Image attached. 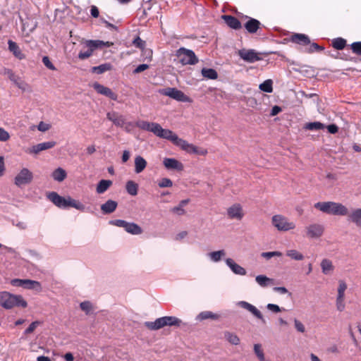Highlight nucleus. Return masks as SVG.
Returning a JSON list of instances; mask_svg holds the SVG:
<instances>
[{
    "mask_svg": "<svg viewBox=\"0 0 361 361\" xmlns=\"http://www.w3.org/2000/svg\"><path fill=\"white\" fill-rule=\"evenodd\" d=\"M47 199L54 205L61 209L73 207L79 211L85 212L87 210L85 206L79 201H77L71 197H63L60 196L56 192H50L47 195Z\"/></svg>",
    "mask_w": 361,
    "mask_h": 361,
    "instance_id": "nucleus-1",
    "label": "nucleus"
},
{
    "mask_svg": "<svg viewBox=\"0 0 361 361\" xmlns=\"http://www.w3.org/2000/svg\"><path fill=\"white\" fill-rule=\"evenodd\" d=\"M314 207L319 211L334 216H346L348 214V208L341 203L336 202H319Z\"/></svg>",
    "mask_w": 361,
    "mask_h": 361,
    "instance_id": "nucleus-2",
    "label": "nucleus"
},
{
    "mask_svg": "<svg viewBox=\"0 0 361 361\" xmlns=\"http://www.w3.org/2000/svg\"><path fill=\"white\" fill-rule=\"evenodd\" d=\"M0 306L6 310L15 307L25 308L27 306V302L20 295H14L7 291H2L0 292Z\"/></svg>",
    "mask_w": 361,
    "mask_h": 361,
    "instance_id": "nucleus-3",
    "label": "nucleus"
},
{
    "mask_svg": "<svg viewBox=\"0 0 361 361\" xmlns=\"http://www.w3.org/2000/svg\"><path fill=\"white\" fill-rule=\"evenodd\" d=\"M182 321L173 316H165L157 318L154 322H145V326L150 330H158L164 326H180Z\"/></svg>",
    "mask_w": 361,
    "mask_h": 361,
    "instance_id": "nucleus-4",
    "label": "nucleus"
},
{
    "mask_svg": "<svg viewBox=\"0 0 361 361\" xmlns=\"http://www.w3.org/2000/svg\"><path fill=\"white\" fill-rule=\"evenodd\" d=\"M272 226L279 231L286 232L295 228L296 224L286 216L281 214H275L271 217Z\"/></svg>",
    "mask_w": 361,
    "mask_h": 361,
    "instance_id": "nucleus-5",
    "label": "nucleus"
},
{
    "mask_svg": "<svg viewBox=\"0 0 361 361\" xmlns=\"http://www.w3.org/2000/svg\"><path fill=\"white\" fill-rule=\"evenodd\" d=\"M176 56L178 59L180 63L183 65H195L198 63V58L195 52L185 47L179 48L176 53Z\"/></svg>",
    "mask_w": 361,
    "mask_h": 361,
    "instance_id": "nucleus-6",
    "label": "nucleus"
},
{
    "mask_svg": "<svg viewBox=\"0 0 361 361\" xmlns=\"http://www.w3.org/2000/svg\"><path fill=\"white\" fill-rule=\"evenodd\" d=\"M87 48L86 51H81L78 54V58L81 60L86 59L92 55L93 51L97 48L103 47H109V42H104L102 40H87L85 43Z\"/></svg>",
    "mask_w": 361,
    "mask_h": 361,
    "instance_id": "nucleus-7",
    "label": "nucleus"
},
{
    "mask_svg": "<svg viewBox=\"0 0 361 361\" xmlns=\"http://www.w3.org/2000/svg\"><path fill=\"white\" fill-rule=\"evenodd\" d=\"M159 92L162 94L172 98L178 102H191V99L184 94L183 92L175 87H167L159 90Z\"/></svg>",
    "mask_w": 361,
    "mask_h": 361,
    "instance_id": "nucleus-8",
    "label": "nucleus"
},
{
    "mask_svg": "<svg viewBox=\"0 0 361 361\" xmlns=\"http://www.w3.org/2000/svg\"><path fill=\"white\" fill-rule=\"evenodd\" d=\"M33 180V173L27 168H23L15 176L14 184L22 188L30 184Z\"/></svg>",
    "mask_w": 361,
    "mask_h": 361,
    "instance_id": "nucleus-9",
    "label": "nucleus"
},
{
    "mask_svg": "<svg viewBox=\"0 0 361 361\" xmlns=\"http://www.w3.org/2000/svg\"><path fill=\"white\" fill-rule=\"evenodd\" d=\"M159 137L164 138L171 141L174 145L176 143L178 136L173 131L169 129L163 128L161 125L157 123L154 129V133Z\"/></svg>",
    "mask_w": 361,
    "mask_h": 361,
    "instance_id": "nucleus-10",
    "label": "nucleus"
},
{
    "mask_svg": "<svg viewBox=\"0 0 361 361\" xmlns=\"http://www.w3.org/2000/svg\"><path fill=\"white\" fill-rule=\"evenodd\" d=\"M306 235L310 238H319L323 235L324 227L320 224H312L305 228Z\"/></svg>",
    "mask_w": 361,
    "mask_h": 361,
    "instance_id": "nucleus-11",
    "label": "nucleus"
},
{
    "mask_svg": "<svg viewBox=\"0 0 361 361\" xmlns=\"http://www.w3.org/2000/svg\"><path fill=\"white\" fill-rule=\"evenodd\" d=\"M238 55L243 60L248 63H255L262 59L259 54L254 49L239 50Z\"/></svg>",
    "mask_w": 361,
    "mask_h": 361,
    "instance_id": "nucleus-12",
    "label": "nucleus"
},
{
    "mask_svg": "<svg viewBox=\"0 0 361 361\" xmlns=\"http://www.w3.org/2000/svg\"><path fill=\"white\" fill-rule=\"evenodd\" d=\"M106 118L116 127L123 128L126 123V116L115 111L107 112Z\"/></svg>",
    "mask_w": 361,
    "mask_h": 361,
    "instance_id": "nucleus-13",
    "label": "nucleus"
},
{
    "mask_svg": "<svg viewBox=\"0 0 361 361\" xmlns=\"http://www.w3.org/2000/svg\"><path fill=\"white\" fill-rule=\"evenodd\" d=\"M226 266L231 270V271L236 275L245 276L247 274L246 269L242 266L237 264L232 258H226L224 259Z\"/></svg>",
    "mask_w": 361,
    "mask_h": 361,
    "instance_id": "nucleus-14",
    "label": "nucleus"
},
{
    "mask_svg": "<svg viewBox=\"0 0 361 361\" xmlns=\"http://www.w3.org/2000/svg\"><path fill=\"white\" fill-rule=\"evenodd\" d=\"M93 87L97 93L104 95L112 100H117V94L114 93L110 88L105 87L98 82H94L93 84Z\"/></svg>",
    "mask_w": 361,
    "mask_h": 361,
    "instance_id": "nucleus-15",
    "label": "nucleus"
},
{
    "mask_svg": "<svg viewBox=\"0 0 361 361\" xmlns=\"http://www.w3.org/2000/svg\"><path fill=\"white\" fill-rule=\"evenodd\" d=\"M56 145L55 141H49L42 142L35 145H33L28 149V152L30 154H37L42 151L47 150L54 147Z\"/></svg>",
    "mask_w": 361,
    "mask_h": 361,
    "instance_id": "nucleus-16",
    "label": "nucleus"
},
{
    "mask_svg": "<svg viewBox=\"0 0 361 361\" xmlns=\"http://www.w3.org/2000/svg\"><path fill=\"white\" fill-rule=\"evenodd\" d=\"M227 213L228 216L231 219L240 220L244 216L242 207L240 204H234L231 206L228 210Z\"/></svg>",
    "mask_w": 361,
    "mask_h": 361,
    "instance_id": "nucleus-17",
    "label": "nucleus"
},
{
    "mask_svg": "<svg viewBox=\"0 0 361 361\" xmlns=\"http://www.w3.org/2000/svg\"><path fill=\"white\" fill-rule=\"evenodd\" d=\"M238 305L241 308H243L250 313H252L255 317L259 319L263 320V315L261 312L253 305L246 301H239Z\"/></svg>",
    "mask_w": 361,
    "mask_h": 361,
    "instance_id": "nucleus-18",
    "label": "nucleus"
},
{
    "mask_svg": "<svg viewBox=\"0 0 361 361\" xmlns=\"http://www.w3.org/2000/svg\"><path fill=\"white\" fill-rule=\"evenodd\" d=\"M163 164L169 170L182 171L183 169V164L173 158H164Z\"/></svg>",
    "mask_w": 361,
    "mask_h": 361,
    "instance_id": "nucleus-19",
    "label": "nucleus"
},
{
    "mask_svg": "<svg viewBox=\"0 0 361 361\" xmlns=\"http://www.w3.org/2000/svg\"><path fill=\"white\" fill-rule=\"evenodd\" d=\"M118 203L112 200H107L101 205V210L104 214L113 213L117 208Z\"/></svg>",
    "mask_w": 361,
    "mask_h": 361,
    "instance_id": "nucleus-20",
    "label": "nucleus"
},
{
    "mask_svg": "<svg viewBox=\"0 0 361 361\" xmlns=\"http://www.w3.org/2000/svg\"><path fill=\"white\" fill-rule=\"evenodd\" d=\"M348 220L361 228V209H353L347 215Z\"/></svg>",
    "mask_w": 361,
    "mask_h": 361,
    "instance_id": "nucleus-21",
    "label": "nucleus"
},
{
    "mask_svg": "<svg viewBox=\"0 0 361 361\" xmlns=\"http://www.w3.org/2000/svg\"><path fill=\"white\" fill-rule=\"evenodd\" d=\"M175 145L176 146L180 147L182 149H183L184 151H185L190 154H193L194 152H197L196 147L195 145L189 143L186 140H183L180 137L178 139V140Z\"/></svg>",
    "mask_w": 361,
    "mask_h": 361,
    "instance_id": "nucleus-22",
    "label": "nucleus"
},
{
    "mask_svg": "<svg viewBox=\"0 0 361 361\" xmlns=\"http://www.w3.org/2000/svg\"><path fill=\"white\" fill-rule=\"evenodd\" d=\"M207 256L212 262L218 263L226 256V251L224 250L212 251L208 252Z\"/></svg>",
    "mask_w": 361,
    "mask_h": 361,
    "instance_id": "nucleus-23",
    "label": "nucleus"
},
{
    "mask_svg": "<svg viewBox=\"0 0 361 361\" xmlns=\"http://www.w3.org/2000/svg\"><path fill=\"white\" fill-rule=\"evenodd\" d=\"M8 49L18 59H25V55L21 51L18 45L12 40L8 41Z\"/></svg>",
    "mask_w": 361,
    "mask_h": 361,
    "instance_id": "nucleus-24",
    "label": "nucleus"
},
{
    "mask_svg": "<svg viewBox=\"0 0 361 361\" xmlns=\"http://www.w3.org/2000/svg\"><path fill=\"white\" fill-rule=\"evenodd\" d=\"M260 22L255 18H250L249 20L245 24V28L249 33H255L259 29Z\"/></svg>",
    "mask_w": 361,
    "mask_h": 361,
    "instance_id": "nucleus-25",
    "label": "nucleus"
},
{
    "mask_svg": "<svg viewBox=\"0 0 361 361\" xmlns=\"http://www.w3.org/2000/svg\"><path fill=\"white\" fill-rule=\"evenodd\" d=\"M291 41L300 45H307L310 44L309 37L305 34L296 33L292 35Z\"/></svg>",
    "mask_w": 361,
    "mask_h": 361,
    "instance_id": "nucleus-26",
    "label": "nucleus"
},
{
    "mask_svg": "<svg viewBox=\"0 0 361 361\" xmlns=\"http://www.w3.org/2000/svg\"><path fill=\"white\" fill-rule=\"evenodd\" d=\"M157 125V123H150L145 121H138L135 123V126L139 128L153 133H154V129Z\"/></svg>",
    "mask_w": 361,
    "mask_h": 361,
    "instance_id": "nucleus-27",
    "label": "nucleus"
},
{
    "mask_svg": "<svg viewBox=\"0 0 361 361\" xmlns=\"http://www.w3.org/2000/svg\"><path fill=\"white\" fill-rule=\"evenodd\" d=\"M226 23L232 29L238 30L241 27V23L240 20L232 16H223Z\"/></svg>",
    "mask_w": 361,
    "mask_h": 361,
    "instance_id": "nucleus-28",
    "label": "nucleus"
},
{
    "mask_svg": "<svg viewBox=\"0 0 361 361\" xmlns=\"http://www.w3.org/2000/svg\"><path fill=\"white\" fill-rule=\"evenodd\" d=\"M256 283L262 288H266L274 283V280L265 275H257L255 277Z\"/></svg>",
    "mask_w": 361,
    "mask_h": 361,
    "instance_id": "nucleus-29",
    "label": "nucleus"
},
{
    "mask_svg": "<svg viewBox=\"0 0 361 361\" xmlns=\"http://www.w3.org/2000/svg\"><path fill=\"white\" fill-rule=\"evenodd\" d=\"M146 160L141 156H137L135 158V173H140L144 171L147 166Z\"/></svg>",
    "mask_w": 361,
    "mask_h": 361,
    "instance_id": "nucleus-30",
    "label": "nucleus"
},
{
    "mask_svg": "<svg viewBox=\"0 0 361 361\" xmlns=\"http://www.w3.org/2000/svg\"><path fill=\"white\" fill-rule=\"evenodd\" d=\"M125 231L132 235H139L142 233L141 227L135 223L128 222L125 226Z\"/></svg>",
    "mask_w": 361,
    "mask_h": 361,
    "instance_id": "nucleus-31",
    "label": "nucleus"
},
{
    "mask_svg": "<svg viewBox=\"0 0 361 361\" xmlns=\"http://www.w3.org/2000/svg\"><path fill=\"white\" fill-rule=\"evenodd\" d=\"M25 289L32 290L39 293L42 291V287L37 281L25 279Z\"/></svg>",
    "mask_w": 361,
    "mask_h": 361,
    "instance_id": "nucleus-32",
    "label": "nucleus"
},
{
    "mask_svg": "<svg viewBox=\"0 0 361 361\" xmlns=\"http://www.w3.org/2000/svg\"><path fill=\"white\" fill-rule=\"evenodd\" d=\"M219 316L216 314H214L210 311H203L198 314L196 317L197 321H203L207 319H212L214 320L218 319Z\"/></svg>",
    "mask_w": 361,
    "mask_h": 361,
    "instance_id": "nucleus-33",
    "label": "nucleus"
},
{
    "mask_svg": "<svg viewBox=\"0 0 361 361\" xmlns=\"http://www.w3.org/2000/svg\"><path fill=\"white\" fill-rule=\"evenodd\" d=\"M112 181L110 180H101L96 188V192L98 194H103L111 185Z\"/></svg>",
    "mask_w": 361,
    "mask_h": 361,
    "instance_id": "nucleus-34",
    "label": "nucleus"
},
{
    "mask_svg": "<svg viewBox=\"0 0 361 361\" xmlns=\"http://www.w3.org/2000/svg\"><path fill=\"white\" fill-rule=\"evenodd\" d=\"M19 89L25 91L28 85L19 76L16 75L14 73H13V77H10L9 78Z\"/></svg>",
    "mask_w": 361,
    "mask_h": 361,
    "instance_id": "nucleus-35",
    "label": "nucleus"
},
{
    "mask_svg": "<svg viewBox=\"0 0 361 361\" xmlns=\"http://www.w3.org/2000/svg\"><path fill=\"white\" fill-rule=\"evenodd\" d=\"M67 173L64 169L61 167L55 169L51 174L52 178L54 180L58 182L63 181L66 178Z\"/></svg>",
    "mask_w": 361,
    "mask_h": 361,
    "instance_id": "nucleus-36",
    "label": "nucleus"
},
{
    "mask_svg": "<svg viewBox=\"0 0 361 361\" xmlns=\"http://www.w3.org/2000/svg\"><path fill=\"white\" fill-rule=\"evenodd\" d=\"M320 265L324 274L327 275L334 270L332 262L328 259H324Z\"/></svg>",
    "mask_w": 361,
    "mask_h": 361,
    "instance_id": "nucleus-37",
    "label": "nucleus"
},
{
    "mask_svg": "<svg viewBox=\"0 0 361 361\" xmlns=\"http://www.w3.org/2000/svg\"><path fill=\"white\" fill-rule=\"evenodd\" d=\"M201 73L204 78L207 79L215 80L218 78L217 72L213 68H203Z\"/></svg>",
    "mask_w": 361,
    "mask_h": 361,
    "instance_id": "nucleus-38",
    "label": "nucleus"
},
{
    "mask_svg": "<svg viewBox=\"0 0 361 361\" xmlns=\"http://www.w3.org/2000/svg\"><path fill=\"white\" fill-rule=\"evenodd\" d=\"M224 338L228 342H229L232 345H237L240 343L239 337L234 333H231L230 331H225Z\"/></svg>",
    "mask_w": 361,
    "mask_h": 361,
    "instance_id": "nucleus-39",
    "label": "nucleus"
},
{
    "mask_svg": "<svg viewBox=\"0 0 361 361\" xmlns=\"http://www.w3.org/2000/svg\"><path fill=\"white\" fill-rule=\"evenodd\" d=\"M111 69V65L109 63L101 64L92 68L91 71L97 74H102Z\"/></svg>",
    "mask_w": 361,
    "mask_h": 361,
    "instance_id": "nucleus-40",
    "label": "nucleus"
},
{
    "mask_svg": "<svg viewBox=\"0 0 361 361\" xmlns=\"http://www.w3.org/2000/svg\"><path fill=\"white\" fill-rule=\"evenodd\" d=\"M126 189L129 195L135 196L137 194L138 185L133 180H128L126 183Z\"/></svg>",
    "mask_w": 361,
    "mask_h": 361,
    "instance_id": "nucleus-41",
    "label": "nucleus"
},
{
    "mask_svg": "<svg viewBox=\"0 0 361 361\" xmlns=\"http://www.w3.org/2000/svg\"><path fill=\"white\" fill-rule=\"evenodd\" d=\"M325 128L324 124L319 121L310 122L305 124L304 128L308 130H319Z\"/></svg>",
    "mask_w": 361,
    "mask_h": 361,
    "instance_id": "nucleus-42",
    "label": "nucleus"
},
{
    "mask_svg": "<svg viewBox=\"0 0 361 361\" xmlns=\"http://www.w3.org/2000/svg\"><path fill=\"white\" fill-rule=\"evenodd\" d=\"M347 284L344 280L338 281V286L337 288V296L336 298H345V292L347 289Z\"/></svg>",
    "mask_w": 361,
    "mask_h": 361,
    "instance_id": "nucleus-43",
    "label": "nucleus"
},
{
    "mask_svg": "<svg viewBox=\"0 0 361 361\" xmlns=\"http://www.w3.org/2000/svg\"><path fill=\"white\" fill-rule=\"evenodd\" d=\"M273 82L271 80L268 79L264 81L262 83H261L259 86L260 90L267 92V93H271L273 92Z\"/></svg>",
    "mask_w": 361,
    "mask_h": 361,
    "instance_id": "nucleus-44",
    "label": "nucleus"
},
{
    "mask_svg": "<svg viewBox=\"0 0 361 361\" xmlns=\"http://www.w3.org/2000/svg\"><path fill=\"white\" fill-rule=\"evenodd\" d=\"M286 255L292 259L301 261L304 259V255L296 250H288Z\"/></svg>",
    "mask_w": 361,
    "mask_h": 361,
    "instance_id": "nucleus-45",
    "label": "nucleus"
},
{
    "mask_svg": "<svg viewBox=\"0 0 361 361\" xmlns=\"http://www.w3.org/2000/svg\"><path fill=\"white\" fill-rule=\"evenodd\" d=\"M332 44L335 49L342 50L345 47L346 41L341 37H338L333 40Z\"/></svg>",
    "mask_w": 361,
    "mask_h": 361,
    "instance_id": "nucleus-46",
    "label": "nucleus"
},
{
    "mask_svg": "<svg viewBox=\"0 0 361 361\" xmlns=\"http://www.w3.org/2000/svg\"><path fill=\"white\" fill-rule=\"evenodd\" d=\"M254 352L260 361H264V354L260 344L256 343L254 345Z\"/></svg>",
    "mask_w": 361,
    "mask_h": 361,
    "instance_id": "nucleus-47",
    "label": "nucleus"
},
{
    "mask_svg": "<svg viewBox=\"0 0 361 361\" xmlns=\"http://www.w3.org/2000/svg\"><path fill=\"white\" fill-rule=\"evenodd\" d=\"M80 307L87 314H90L92 309V305L90 301L82 302Z\"/></svg>",
    "mask_w": 361,
    "mask_h": 361,
    "instance_id": "nucleus-48",
    "label": "nucleus"
},
{
    "mask_svg": "<svg viewBox=\"0 0 361 361\" xmlns=\"http://www.w3.org/2000/svg\"><path fill=\"white\" fill-rule=\"evenodd\" d=\"M282 253L279 251H273V252H264L261 254V256L266 259H269L273 257H281Z\"/></svg>",
    "mask_w": 361,
    "mask_h": 361,
    "instance_id": "nucleus-49",
    "label": "nucleus"
},
{
    "mask_svg": "<svg viewBox=\"0 0 361 361\" xmlns=\"http://www.w3.org/2000/svg\"><path fill=\"white\" fill-rule=\"evenodd\" d=\"M352 51L358 55L361 56V42H355L350 44Z\"/></svg>",
    "mask_w": 361,
    "mask_h": 361,
    "instance_id": "nucleus-50",
    "label": "nucleus"
},
{
    "mask_svg": "<svg viewBox=\"0 0 361 361\" xmlns=\"http://www.w3.org/2000/svg\"><path fill=\"white\" fill-rule=\"evenodd\" d=\"M336 307L338 311L343 312L345 308V298H336Z\"/></svg>",
    "mask_w": 361,
    "mask_h": 361,
    "instance_id": "nucleus-51",
    "label": "nucleus"
},
{
    "mask_svg": "<svg viewBox=\"0 0 361 361\" xmlns=\"http://www.w3.org/2000/svg\"><path fill=\"white\" fill-rule=\"evenodd\" d=\"M158 185L160 188H169L173 185V182L168 178H164L159 182Z\"/></svg>",
    "mask_w": 361,
    "mask_h": 361,
    "instance_id": "nucleus-52",
    "label": "nucleus"
},
{
    "mask_svg": "<svg viewBox=\"0 0 361 361\" xmlns=\"http://www.w3.org/2000/svg\"><path fill=\"white\" fill-rule=\"evenodd\" d=\"M127 221L122 219H114L109 221V224L113 226H116L118 227L123 228L125 229V226L126 225Z\"/></svg>",
    "mask_w": 361,
    "mask_h": 361,
    "instance_id": "nucleus-53",
    "label": "nucleus"
},
{
    "mask_svg": "<svg viewBox=\"0 0 361 361\" xmlns=\"http://www.w3.org/2000/svg\"><path fill=\"white\" fill-rule=\"evenodd\" d=\"M11 284L16 287H22L25 288V279H14L11 281Z\"/></svg>",
    "mask_w": 361,
    "mask_h": 361,
    "instance_id": "nucleus-54",
    "label": "nucleus"
},
{
    "mask_svg": "<svg viewBox=\"0 0 361 361\" xmlns=\"http://www.w3.org/2000/svg\"><path fill=\"white\" fill-rule=\"evenodd\" d=\"M39 322L35 321L32 322L30 326L25 330L24 334H30L32 333L35 329L39 326Z\"/></svg>",
    "mask_w": 361,
    "mask_h": 361,
    "instance_id": "nucleus-55",
    "label": "nucleus"
},
{
    "mask_svg": "<svg viewBox=\"0 0 361 361\" xmlns=\"http://www.w3.org/2000/svg\"><path fill=\"white\" fill-rule=\"evenodd\" d=\"M267 308L268 310H269L274 313H278L282 310V308H281L278 305L273 304V303L267 304Z\"/></svg>",
    "mask_w": 361,
    "mask_h": 361,
    "instance_id": "nucleus-56",
    "label": "nucleus"
},
{
    "mask_svg": "<svg viewBox=\"0 0 361 361\" xmlns=\"http://www.w3.org/2000/svg\"><path fill=\"white\" fill-rule=\"evenodd\" d=\"M171 212L178 216H182L185 214V210L184 209V208L180 207L179 204L171 208Z\"/></svg>",
    "mask_w": 361,
    "mask_h": 361,
    "instance_id": "nucleus-57",
    "label": "nucleus"
},
{
    "mask_svg": "<svg viewBox=\"0 0 361 361\" xmlns=\"http://www.w3.org/2000/svg\"><path fill=\"white\" fill-rule=\"evenodd\" d=\"M42 62L44 63V65L49 69L50 70H55L56 68L55 66L53 65V63L50 61L49 60V58L47 56H43L42 58Z\"/></svg>",
    "mask_w": 361,
    "mask_h": 361,
    "instance_id": "nucleus-58",
    "label": "nucleus"
},
{
    "mask_svg": "<svg viewBox=\"0 0 361 361\" xmlns=\"http://www.w3.org/2000/svg\"><path fill=\"white\" fill-rule=\"evenodd\" d=\"M9 138V133L4 128H0V142L7 141Z\"/></svg>",
    "mask_w": 361,
    "mask_h": 361,
    "instance_id": "nucleus-59",
    "label": "nucleus"
},
{
    "mask_svg": "<svg viewBox=\"0 0 361 361\" xmlns=\"http://www.w3.org/2000/svg\"><path fill=\"white\" fill-rule=\"evenodd\" d=\"M133 44L137 48L142 49L145 46V42L143 41L140 37H137L133 41Z\"/></svg>",
    "mask_w": 361,
    "mask_h": 361,
    "instance_id": "nucleus-60",
    "label": "nucleus"
},
{
    "mask_svg": "<svg viewBox=\"0 0 361 361\" xmlns=\"http://www.w3.org/2000/svg\"><path fill=\"white\" fill-rule=\"evenodd\" d=\"M294 324H295V329H297L298 331H299L300 333H304L305 332V326L303 325V324L301 322H300L297 319H294Z\"/></svg>",
    "mask_w": 361,
    "mask_h": 361,
    "instance_id": "nucleus-61",
    "label": "nucleus"
},
{
    "mask_svg": "<svg viewBox=\"0 0 361 361\" xmlns=\"http://www.w3.org/2000/svg\"><path fill=\"white\" fill-rule=\"evenodd\" d=\"M50 128V126L47 123H44L43 121L39 122L37 126L38 130L41 132H45L48 130Z\"/></svg>",
    "mask_w": 361,
    "mask_h": 361,
    "instance_id": "nucleus-62",
    "label": "nucleus"
},
{
    "mask_svg": "<svg viewBox=\"0 0 361 361\" xmlns=\"http://www.w3.org/2000/svg\"><path fill=\"white\" fill-rule=\"evenodd\" d=\"M324 50V47L319 46L317 43H312L310 44V47L309 48L310 52H313L315 51H322Z\"/></svg>",
    "mask_w": 361,
    "mask_h": 361,
    "instance_id": "nucleus-63",
    "label": "nucleus"
},
{
    "mask_svg": "<svg viewBox=\"0 0 361 361\" xmlns=\"http://www.w3.org/2000/svg\"><path fill=\"white\" fill-rule=\"evenodd\" d=\"M149 68V66L147 64L143 63L140 64L133 71L134 73H141L145 70H147Z\"/></svg>",
    "mask_w": 361,
    "mask_h": 361,
    "instance_id": "nucleus-64",
    "label": "nucleus"
}]
</instances>
